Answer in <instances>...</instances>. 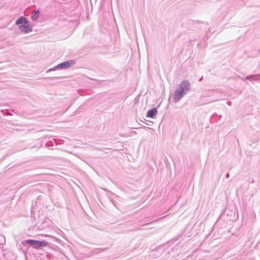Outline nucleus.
I'll list each match as a JSON object with an SVG mask.
<instances>
[{
  "label": "nucleus",
  "instance_id": "obj_3",
  "mask_svg": "<svg viewBox=\"0 0 260 260\" xmlns=\"http://www.w3.org/2000/svg\"><path fill=\"white\" fill-rule=\"evenodd\" d=\"M48 245L49 243L46 241L35 240L32 245V247L38 249L41 247L47 246Z\"/></svg>",
  "mask_w": 260,
  "mask_h": 260
},
{
  "label": "nucleus",
  "instance_id": "obj_9",
  "mask_svg": "<svg viewBox=\"0 0 260 260\" xmlns=\"http://www.w3.org/2000/svg\"><path fill=\"white\" fill-rule=\"evenodd\" d=\"M35 241V240H27L25 241V242H23V244H24V243L29 244L32 246Z\"/></svg>",
  "mask_w": 260,
  "mask_h": 260
},
{
  "label": "nucleus",
  "instance_id": "obj_2",
  "mask_svg": "<svg viewBox=\"0 0 260 260\" xmlns=\"http://www.w3.org/2000/svg\"><path fill=\"white\" fill-rule=\"evenodd\" d=\"M19 29L22 32L25 34L30 32L32 30L31 26L29 24L28 22H26L25 24L23 25H20Z\"/></svg>",
  "mask_w": 260,
  "mask_h": 260
},
{
  "label": "nucleus",
  "instance_id": "obj_7",
  "mask_svg": "<svg viewBox=\"0 0 260 260\" xmlns=\"http://www.w3.org/2000/svg\"><path fill=\"white\" fill-rule=\"evenodd\" d=\"M27 20L24 17L21 16L16 21V24L17 25H21V24H24L26 22H27Z\"/></svg>",
  "mask_w": 260,
  "mask_h": 260
},
{
  "label": "nucleus",
  "instance_id": "obj_1",
  "mask_svg": "<svg viewBox=\"0 0 260 260\" xmlns=\"http://www.w3.org/2000/svg\"><path fill=\"white\" fill-rule=\"evenodd\" d=\"M184 89H181L179 88L176 89L173 96V99L175 102L179 101L183 96Z\"/></svg>",
  "mask_w": 260,
  "mask_h": 260
},
{
  "label": "nucleus",
  "instance_id": "obj_6",
  "mask_svg": "<svg viewBox=\"0 0 260 260\" xmlns=\"http://www.w3.org/2000/svg\"><path fill=\"white\" fill-rule=\"evenodd\" d=\"M157 113V111L155 108H152L149 110L147 114V117L152 118L155 116Z\"/></svg>",
  "mask_w": 260,
  "mask_h": 260
},
{
  "label": "nucleus",
  "instance_id": "obj_4",
  "mask_svg": "<svg viewBox=\"0 0 260 260\" xmlns=\"http://www.w3.org/2000/svg\"><path fill=\"white\" fill-rule=\"evenodd\" d=\"M190 83L187 81H183L179 86V88L181 89H184V92L189 89Z\"/></svg>",
  "mask_w": 260,
  "mask_h": 260
},
{
  "label": "nucleus",
  "instance_id": "obj_5",
  "mask_svg": "<svg viewBox=\"0 0 260 260\" xmlns=\"http://www.w3.org/2000/svg\"><path fill=\"white\" fill-rule=\"evenodd\" d=\"M72 64H74V62L73 61H66L59 64L58 66V67L60 69L68 68Z\"/></svg>",
  "mask_w": 260,
  "mask_h": 260
},
{
  "label": "nucleus",
  "instance_id": "obj_8",
  "mask_svg": "<svg viewBox=\"0 0 260 260\" xmlns=\"http://www.w3.org/2000/svg\"><path fill=\"white\" fill-rule=\"evenodd\" d=\"M39 13H40V12H39V10L34 11V12H32V15H31V19L33 20H36L37 19L39 16Z\"/></svg>",
  "mask_w": 260,
  "mask_h": 260
}]
</instances>
